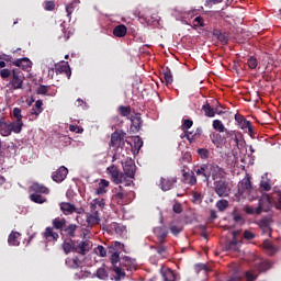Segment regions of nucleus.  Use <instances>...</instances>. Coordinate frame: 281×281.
I'll return each instance as SVG.
<instances>
[{
  "label": "nucleus",
  "instance_id": "obj_29",
  "mask_svg": "<svg viewBox=\"0 0 281 281\" xmlns=\"http://www.w3.org/2000/svg\"><path fill=\"white\" fill-rule=\"evenodd\" d=\"M44 238H46V240H58L59 235L58 233L54 232V227H46L45 232H44Z\"/></svg>",
  "mask_w": 281,
  "mask_h": 281
},
{
  "label": "nucleus",
  "instance_id": "obj_6",
  "mask_svg": "<svg viewBox=\"0 0 281 281\" xmlns=\"http://www.w3.org/2000/svg\"><path fill=\"white\" fill-rule=\"evenodd\" d=\"M214 190L217 196L220 198L229 196V192H232L227 181H223V180H218L214 182Z\"/></svg>",
  "mask_w": 281,
  "mask_h": 281
},
{
  "label": "nucleus",
  "instance_id": "obj_23",
  "mask_svg": "<svg viewBox=\"0 0 281 281\" xmlns=\"http://www.w3.org/2000/svg\"><path fill=\"white\" fill-rule=\"evenodd\" d=\"M31 191L35 192V194H49V189H47V187L40 184L37 182H34L31 186Z\"/></svg>",
  "mask_w": 281,
  "mask_h": 281
},
{
  "label": "nucleus",
  "instance_id": "obj_38",
  "mask_svg": "<svg viewBox=\"0 0 281 281\" xmlns=\"http://www.w3.org/2000/svg\"><path fill=\"white\" fill-rule=\"evenodd\" d=\"M109 187V181L101 179L99 182V187L95 190V194H106V188Z\"/></svg>",
  "mask_w": 281,
  "mask_h": 281
},
{
  "label": "nucleus",
  "instance_id": "obj_48",
  "mask_svg": "<svg viewBox=\"0 0 281 281\" xmlns=\"http://www.w3.org/2000/svg\"><path fill=\"white\" fill-rule=\"evenodd\" d=\"M164 78H165L166 85H172L173 78H172V71H170V68H166L164 70Z\"/></svg>",
  "mask_w": 281,
  "mask_h": 281
},
{
  "label": "nucleus",
  "instance_id": "obj_11",
  "mask_svg": "<svg viewBox=\"0 0 281 281\" xmlns=\"http://www.w3.org/2000/svg\"><path fill=\"white\" fill-rule=\"evenodd\" d=\"M67 175H69V169L67 167L61 166L52 175L53 181L56 183H63L64 179H67Z\"/></svg>",
  "mask_w": 281,
  "mask_h": 281
},
{
  "label": "nucleus",
  "instance_id": "obj_9",
  "mask_svg": "<svg viewBox=\"0 0 281 281\" xmlns=\"http://www.w3.org/2000/svg\"><path fill=\"white\" fill-rule=\"evenodd\" d=\"M117 267L121 269V271H124V268L126 269V271H135V259L128 256L120 257Z\"/></svg>",
  "mask_w": 281,
  "mask_h": 281
},
{
  "label": "nucleus",
  "instance_id": "obj_50",
  "mask_svg": "<svg viewBox=\"0 0 281 281\" xmlns=\"http://www.w3.org/2000/svg\"><path fill=\"white\" fill-rule=\"evenodd\" d=\"M226 251H238V243L236 241V238L231 240L226 246H225Z\"/></svg>",
  "mask_w": 281,
  "mask_h": 281
},
{
  "label": "nucleus",
  "instance_id": "obj_34",
  "mask_svg": "<svg viewBox=\"0 0 281 281\" xmlns=\"http://www.w3.org/2000/svg\"><path fill=\"white\" fill-rule=\"evenodd\" d=\"M126 32H127V29L124 24H120V25L115 26L113 30V34L117 38H123V36H126Z\"/></svg>",
  "mask_w": 281,
  "mask_h": 281
},
{
  "label": "nucleus",
  "instance_id": "obj_56",
  "mask_svg": "<svg viewBox=\"0 0 281 281\" xmlns=\"http://www.w3.org/2000/svg\"><path fill=\"white\" fill-rule=\"evenodd\" d=\"M119 111L123 117H127V115H131V108L121 105L119 108Z\"/></svg>",
  "mask_w": 281,
  "mask_h": 281
},
{
  "label": "nucleus",
  "instance_id": "obj_12",
  "mask_svg": "<svg viewBox=\"0 0 281 281\" xmlns=\"http://www.w3.org/2000/svg\"><path fill=\"white\" fill-rule=\"evenodd\" d=\"M123 170H124L125 177H127L128 179H134L135 170H136L135 161H133V159H127L123 164Z\"/></svg>",
  "mask_w": 281,
  "mask_h": 281
},
{
  "label": "nucleus",
  "instance_id": "obj_35",
  "mask_svg": "<svg viewBox=\"0 0 281 281\" xmlns=\"http://www.w3.org/2000/svg\"><path fill=\"white\" fill-rule=\"evenodd\" d=\"M263 249L267 251L268 256H276L278 248L271 244L269 240L263 241Z\"/></svg>",
  "mask_w": 281,
  "mask_h": 281
},
{
  "label": "nucleus",
  "instance_id": "obj_21",
  "mask_svg": "<svg viewBox=\"0 0 281 281\" xmlns=\"http://www.w3.org/2000/svg\"><path fill=\"white\" fill-rule=\"evenodd\" d=\"M154 234H155V236H157L160 245H162L164 244V239L168 236V228L160 227V226L155 227L154 228Z\"/></svg>",
  "mask_w": 281,
  "mask_h": 281
},
{
  "label": "nucleus",
  "instance_id": "obj_46",
  "mask_svg": "<svg viewBox=\"0 0 281 281\" xmlns=\"http://www.w3.org/2000/svg\"><path fill=\"white\" fill-rule=\"evenodd\" d=\"M31 201H33V203H40L43 204L47 201V199H45V196L38 194V193H32L30 195Z\"/></svg>",
  "mask_w": 281,
  "mask_h": 281
},
{
  "label": "nucleus",
  "instance_id": "obj_47",
  "mask_svg": "<svg viewBox=\"0 0 281 281\" xmlns=\"http://www.w3.org/2000/svg\"><path fill=\"white\" fill-rule=\"evenodd\" d=\"M95 276L99 278V280H106L109 278V271H106V268L101 267L97 270Z\"/></svg>",
  "mask_w": 281,
  "mask_h": 281
},
{
  "label": "nucleus",
  "instance_id": "obj_44",
  "mask_svg": "<svg viewBox=\"0 0 281 281\" xmlns=\"http://www.w3.org/2000/svg\"><path fill=\"white\" fill-rule=\"evenodd\" d=\"M66 265L70 269H78V267H80V260H78V258H67Z\"/></svg>",
  "mask_w": 281,
  "mask_h": 281
},
{
  "label": "nucleus",
  "instance_id": "obj_4",
  "mask_svg": "<svg viewBox=\"0 0 281 281\" xmlns=\"http://www.w3.org/2000/svg\"><path fill=\"white\" fill-rule=\"evenodd\" d=\"M22 131L21 125H16L14 122L8 123L5 119H0V135L2 137H10L12 133L19 135Z\"/></svg>",
  "mask_w": 281,
  "mask_h": 281
},
{
  "label": "nucleus",
  "instance_id": "obj_22",
  "mask_svg": "<svg viewBox=\"0 0 281 281\" xmlns=\"http://www.w3.org/2000/svg\"><path fill=\"white\" fill-rule=\"evenodd\" d=\"M60 210L65 216H69V214H74L76 212V205L68 203V202H61Z\"/></svg>",
  "mask_w": 281,
  "mask_h": 281
},
{
  "label": "nucleus",
  "instance_id": "obj_33",
  "mask_svg": "<svg viewBox=\"0 0 281 281\" xmlns=\"http://www.w3.org/2000/svg\"><path fill=\"white\" fill-rule=\"evenodd\" d=\"M13 116L16 119V121H13V123H15V125H19L20 128L23 131V115H21L20 108L13 109Z\"/></svg>",
  "mask_w": 281,
  "mask_h": 281
},
{
  "label": "nucleus",
  "instance_id": "obj_37",
  "mask_svg": "<svg viewBox=\"0 0 281 281\" xmlns=\"http://www.w3.org/2000/svg\"><path fill=\"white\" fill-rule=\"evenodd\" d=\"M210 138L212 140V144H214V146H216V148H218V146H221V144H223V142H225V138L218 133L211 134Z\"/></svg>",
  "mask_w": 281,
  "mask_h": 281
},
{
  "label": "nucleus",
  "instance_id": "obj_25",
  "mask_svg": "<svg viewBox=\"0 0 281 281\" xmlns=\"http://www.w3.org/2000/svg\"><path fill=\"white\" fill-rule=\"evenodd\" d=\"M14 65L16 67H21L22 69H32V61L27 57L16 59L14 61Z\"/></svg>",
  "mask_w": 281,
  "mask_h": 281
},
{
  "label": "nucleus",
  "instance_id": "obj_1",
  "mask_svg": "<svg viewBox=\"0 0 281 281\" xmlns=\"http://www.w3.org/2000/svg\"><path fill=\"white\" fill-rule=\"evenodd\" d=\"M124 251V244L120 241H113L108 246V254H110V262L113 267V271L116 274L114 277L115 281L122 280V278H126V272L122 271V268L117 267V262H120V255Z\"/></svg>",
  "mask_w": 281,
  "mask_h": 281
},
{
  "label": "nucleus",
  "instance_id": "obj_5",
  "mask_svg": "<svg viewBox=\"0 0 281 281\" xmlns=\"http://www.w3.org/2000/svg\"><path fill=\"white\" fill-rule=\"evenodd\" d=\"M251 192V180L249 178H244L239 183H238V191L235 193L234 201H240L241 199H245L247 194Z\"/></svg>",
  "mask_w": 281,
  "mask_h": 281
},
{
  "label": "nucleus",
  "instance_id": "obj_19",
  "mask_svg": "<svg viewBox=\"0 0 281 281\" xmlns=\"http://www.w3.org/2000/svg\"><path fill=\"white\" fill-rule=\"evenodd\" d=\"M161 276L164 278V281H179V276L172 271L170 268H165L161 270Z\"/></svg>",
  "mask_w": 281,
  "mask_h": 281
},
{
  "label": "nucleus",
  "instance_id": "obj_31",
  "mask_svg": "<svg viewBox=\"0 0 281 281\" xmlns=\"http://www.w3.org/2000/svg\"><path fill=\"white\" fill-rule=\"evenodd\" d=\"M42 113H43V101L37 100L34 106L31 109V115H35V117H38Z\"/></svg>",
  "mask_w": 281,
  "mask_h": 281
},
{
  "label": "nucleus",
  "instance_id": "obj_49",
  "mask_svg": "<svg viewBox=\"0 0 281 281\" xmlns=\"http://www.w3.org/2000/svg\"><path fill=\"white\" fill-rule=\"evenodd\" d=\"M139 128H142V119L135 117L132 120L131 131L137 132Z\"/></svg>",
  "mask_w": 281,
  "mask_h": 281
},
{
  "label": "nucleus",
  "instance_id": "obj_30",
  "mask_svg": "<svg viewBox=\"0 0 281 281\" xmlns=\"http://www.w3.org/2000/svg\"><path fill=\"white\" fill-rule=\"evenodd\" d=\"M202 111H204V115H206V117H214L216 113L221 115V111H218V109H215L214 111V108H211L209 103L202 106Z\"/></svg>",
  "mask_w": 281,
  "mask_h": 281
},
{
  "label": "nucleus",
  "instance_id": "obj_8",
  "mask_svg": "<svg viewBox=\"0 0 281 281\" xmlns=\"http://www.w3.org/2000/svg\"><path fill=\"white\" fill-rule=\"evenodd\" d=\"M108 175H110L113 183L116 186H120V183H124V179H126V176L120 173V169L115 167V165H112L108 167Z\"/></svg>",
  "mask_w": 281,
  "mask_h": 281
},
{
  "label": "nucleus",
  "instance_id": "obj_43",
  "mask_svg": "<svg viewBox=\"0 0 281 281\" xmlns=\"http://www.w3.org/2000/svg\"><path fill=\"white\" fill-rule=\"evenodd\" d=\"M215 207L218 210V212H225V210H227V207H229V201L220 200L216 202Z\"/></svg>",
  "mask_w": 281,
  "mask_h": 281
},
{
  "label": "nucleus",
  "instance_id": "obj_28",
  "mask_svg": "<svg viewBox=\"0 0 281 281\" xmlns=\"http://www.w3.org/2000/svg\"><path fill=\"white\" fill-rule=\"evenodd\" d=\"M52 225H53V229H59L61 234L63 229H65V225H67V220L56 217L53 220Z\"/></svg>",
  "mask_w": 281,
  "mask_h": 281
},
{
  "label": "nucleus",
  "instance_id": "obj_54",
  "mask_svg": "<svg viewBox=\"0 0 281 281\" xmlns=\"http://www.w3.org/2000/svg\"><path fill=\"white\" fill-rule=\"evenodd\" d=\"M247 65L249 69H256L258 67V59H256V57H249Z\"/></svg>",
  "mask_w": 281,
  "mask_h": 281
},
{
  "label": "nucleus",
  "instance_id": "obj_13",
  "mask_svg": "<svg viewBox=\"0 0 281 281\" xmlns=\"http://www.w3.org/2000/svg\"><path fill=\"white\" fill-rule=\"evenodd\" d=\"M175 183H177V177L172 178H160L159 187L162 190V192H168V190H172L175 188Z\"/></svg>",
  "mask_w": 281,
  "mask_h": 281
},
{
  "label": "nucleus",
  "instance_id": "obj_64",
  "mask_svg": "<svg viewBox=\"0 0 281 281\" xmlns=\"http://www.w3.org/2000/svg\"><path fill=\"white\" fill-rule=\"evenodd\" d=\"M277 209L281 210V192L277 193V202H276Z\"/></svg>",
  "mask_w": 281,
  "mask_h": 281
},
{
  "label": "nucleus",
  "instance_id": "obj_39",
  "mask_svg": "<svg viewBox=\"0 0 281 281\" xmlns=\"http://www.w3.org/2000/svg\"><path fill=\"white\" fill-rule=\"evenodd\" d=\"M112 227L115 234H117L119 236H126V226L119 223H114Z\"/></svg>",
  "mask_w": 281,
  "mask_h": 281
},
{
  "label": "nucleus",
  "instance_id": "obj_27",
  "mask_svg": "<svg viewBox=\"0 0 281 281\" xmlns=\"http://www.w3.org/2000/svg\"><path fill=\"white\" fill-rule=\"evenodd\" d=\"M78 5H80L79 0H74L72 2L66 4V13H67V18L69 19V21H71V14H74V12L78 8Z\"/></svg>",
  "mask_w": 281,
  "mask_h": 281
},
{
  "label": "nucleus",
  "instance_id": "obj_60",
  "mask_svg": "<svg viewBox=\"0 0 281 281\" xmlns=\"http://www.w3.org/2000/svg\"><path fill=\"white\" fill-rule=\"evenodd\" d=\"M198 155L201 157V159H207V157H210V150L200 148L198 149Z\"/></svg>",
  "mask_w": 281,
  "mask_h": 281
},
{
  "label": "nucleus",
  "instance_id": "obj_63",
  "mask_svg": "<svg viewBox=\"0 0 281 281\" xmlns=\"http://www.w3.org/2000/svg\"><path fill=\"white\" fill-rule=\"evenodd\" d=\"M93 203H95V205H98V207H100L101 210H104V205H106L104 199H94Z\"/></svg>",
  "mask_w": 281,
  "mask_h": 281
},
{
  "label": "nucleus",
  "instance_id": "obj_7",
  "mask_svg": "<svg viewBox=\"0 0 281 281\" xmlns=\"http://www.w3.org/2000/svg\"><path fill=\"white\" fill-rule=\"evenodd\" d=\"M209 177H212L213 181H222L225 177V169L221 168L218 165L209 164Z\"/></svg>",
  "mask_w": 281,
  "mask_h": 281
},
{
  "label": "nucleus",
  "instance_id": "obj_45",
  "mask_svg": "<svg viewBox=\"0 0 281 281\" xmlns=\"http://www.w3.org/2000/svg\"><path fill=\"white\" fill-rule=\"evenodd\" d=\"M150 249H156L157 255L161 256L162 258H166V256H168V248L164 245H160L158 247L151 246Z\"/></svg>",
  "mask_w": 281,
  "mask_h": 281
},
{
  "label": "nucleus",
  "instance_id": "obj_59",
  "mask_svg": "<svg viewBox=\"0 0 281 281\" xmlns=\"http://www.w3.org/2000/svg\"><path fill=\"white\" fill-rule=\"evenodd\" d=\"M142 146H144V140H142V138L139 136H136L134 138V148L136 150H139L142 148Z\"/></svg>",
  "mask_w": 281,
  "mask_h": 281
},
{
  "label": "nucleus",
  "instance_id": "obj_2",
  "mask_svg": "<svg viewBox=\"0 0 281 281\" xmlns=\"http://www.w3.org/2000/svg\"><path fill=\"white\" fill-rule=\"evenodd\" d=\"M269 207H271V196L265 193L259 199L258 207L247 206L245 212L246 214H262V212H268Z\"/></svg>",
  "mask_w": 281,
  "mask_h": 281
},
{
  "label": "nucleus",
  "instance_id": "obj_57",
  "mask_svg": "<svg viewBox=\"0 0 281 281\" xmlns=\"http://www.w3.org/2000/svg\"><path fill=\"white\" fill-rule=\"evenodd\" d=\"M170 232H171V234H173V236H179V234H181V232H183V227L177 226V225H171Z\"/></svg>",
  "mask_w": 281,
  "mask_h": 281
},
{
  "label": "nucleus",
  "instance_id": "obj_10",
  "mask_svg": "<svg viewBox=\"0 0 281 281\" xmlns=\"http://www.w3.org/2000/svg\"><path fill=\"white\" fill-rule=\"evenodd\" d=\"M226 138L231 139V142H234L235 146H243L245 144V140L243 139V133L237 131H226Z\"/></svg>",
  "mask_w": 281,
  "mask_h": 281
},
{
  "label": "nucleus",
  "instance_id": "obj_32",
  "mask_svg": "<svg viewBox=\"0 0 281 281\" xmlns=\"http://www.w3.org/2000/svg\"><path fill=\"white\" fill-rule=\"evenodd\" d=\"M98 207V205L95 204V202H91L90 203V209H91V212H93V214H88L87 215V218H88V222L91 223V221H98L100 218V215L98 213V211H95V209Z\"/></svg>",
  "mask_w": 281,
  "mask_h": 281
},
{
  "label": "nucleus",
  "instance_id": "obj_42",
  "mask_svg": "<svg viewBox=\"0 0 281 281\" xmlns=\"http://www.w3.org/2000/svg\"><path fill=\"white\" fill-rule=\"evenodd\" d=\"M270 267H271V262L263 260L257 265V270L259 271V273H262L265 271H269Z\"/></svg>",
  "mask_w": 281,
  "mask_h": 281
},
{
  "label": "nucleus",
  "instance_id": "obj_62",
  "mask_svg": "<svg viewBox=\"0 0 281 281\" xmlns=\"http://www.w3.org/2000/svg\"><path fill=\"white\" fill-rule=\"evenodd\" d=\"M172 210L175 214H181L183 212V206H181V203H175Z\"/></svg>",
  "mask_w": 281,
  "mask_h": 281
},
{
  "label": "nucleus",
  "instance_id": "obj_17",
  "mask_svg": "<svg viewBox=\"0 0 281 281\" xmlns=\"http://www.w3.org/2000/svg\"><path fill=\"white\" fill-rule=\"evenodd\" d=\"M78 229V225L76 224H69L65 225L64 229L61 231V236H68V238H76V231Z\"/></svg>",
  "mask_w": 281,
  "mask_h": 281
},
{
  "label": "nucleus",
  "instance_id": "obj_58",
  "mask_svg": "<svg viewBox=\"0 0 281 281\" xmlns=\"http://www.w3.org/2000/svg\"><path fill=\"white\" fill-rule=\"evenodd\" d=\"M193 124H194V122H192V120L187 119L183 121L181 128H182V131H188L189 128H192Z\"/></svg>",
  "mask_w": 281,
  "mask_h": 281
},
{
  "label": "nucleus",
  "instance_id": "obj_24",
  "mask_svg": "<svg viewBox=\"0 0 281 281\" xmlns=\"http://www.w3.org/2000/svg\"><path fill=\"white\" fill-rule=\"evenodd\" d=\"M21 237V233L19 232H11L8 238V243L11 247H19L21 245V241H19V238Z\"/></svg>",
  "mask_w": 281,
  "mask_h": 281
},
{
  "label": "nucleus",
  "instance_id": "obj_14",
  "mask_svg": "<svg viewBox=\"0 0 281 281\" xmlns=\"http://www.w3.org/2000/svg\"><path fill=\"white\" fill-rule=\"evenodd\" d=\"M125 140H124V136H122V134L114 132L111 135V143L110 146H112V148H122V146H124Z\"/></svg>",
  "mask_w": 281,
  "mask_h": 281
},
{
  "label": "nucleus",
  "instance_id": "obj_18",
  "mask_svg": "<svg viewBox=\"0 0 281 281\" xmlns=\"http://www.w3.org/2000/svg\"><path fill=\"white\" fill-rule=\"evenodd\" d=\"M87 251H89V241H75V254H81V256H85Z\"/></svg>",
  "mask_w": 281,
  "mask_h": 281
},
{
  "label": "nucleus",
  "instance_id": "obj_52",
  "mask_svg": "<svg viewBox=\"0 0 281 281\" xmlns=\"http://www.w3.org/2000/svg\"><path fill=\"white\" fill-rule=\"evenodd\" d=\"M182 175H183V177L186 178V179H188V177H189V183H190V186H194V183H196V177H194V172H192L191 175L190 173H188V172H186V170L184 169H182Z\"/></svg>",
  "mask_w": 281,
  "mask_h": 281
},
{
  "label": "nucleus",
  "instance_id": "obj_61",
  "mask_svg": "<svg viewBox=\"0 0 281 281\" xmlns=\"http://www.w3.org/2000/svg\"><path fill=\"white\" fill-rule=\"evenodd\" d=\"M55 8H56V3H54V1L45 2V10H47L48 12H52L53 10H55Z\"/></svg>",
  "mask_w": 281,
  "mask_h": 281
},
{
  "label": "nucleus",
  "instance_id": "obj_3",
  "mask_svg": "<svg viewBox=\"0 0 281 281\" xmlns=\"http://www.w3.org/2000/svg\"><path fill=\"white\" fill-rule=\"evenodd\" d=\"M23 82H25V75L19 68H14L11 74V80L7 85L9 89L16 91L23 89Z\"/></svg>",
  "mask_w": 281,
  "mask_h": 281
},
{
  "label": "nucleus",
  "instance_id": "obj_15",
  "mask_svg": "<svg viewBox=\"0 0 281 281\" xmlns=\"http://www.w3.org/2000/svg\"><path fill=\"white\" fill-rule=\"evenodd\" d=\"M257 225H259L262 234H267L271 236V217H263L261 218Z\"/></svg>",
  "mask_w": 281,
  "mask_h": 281
},
{
  "label": "nucleus",
  "instance_id": "obj_26",
  "mask_svg": "<svg viewBox=\"0 0 281 281\" xmlns=\"http://www.w3.org/2000/svg\"><path fill=\"white\" fill-rule=\"evenodd\" d=\"M269 173H265L261 177V181H260V190H263L265 192H269V190H271V180L268 178Z\"/></svg>",
  "mask_w": 281,
  "mask_h": 281
},
{
  "label": "nucleus",
  "instance_id": "obj_41",
  "mask_svg": "<svg viewBox=\"0 0 281 281\" xmlns=\"http://www.w3.org/2000/svg\"><path fill=\"white\" fill-rule=\"evenodd\" d=\"M213 128L214 131H217L218 133H227V128H225V125L221 120H214L213 121Z\"/></svg>",
  "mask_w": 281,
  "mask_h": 281
},
{
  "label": "nucleus",
  "instance_id": "obj_40",
  "mask_svg": "<svg viewBox=\"0 0 281 281\" xmlns=\"http://www.w3.org/2000/svg\"><path fill=\"white\" fill-rule=\"evenodd\" d=\"M241 131H248L250 135H254V126H251V122L247 119H244L243 123H239Z\"/></svg>",
  "mask_w": 281,
  "mask_h": 281
},
{
  "label": "nucleus",
  "instance_id": "obj_51",
  "mask_svg": "<svg viewBox=\"0 0 281 281\" xmlns=\"http://www.w3.org/2000/svg\"><path fill=\"white\" fill-rule=\"evenodd\" d=\"M214 36H216V38L221 41L223 45H227L228 38L225 33H222L221 31H214Z\"/></svg>",
  "mask_w": 281,
  "mask_h": 281
},
{
  "label": "nucleus",
  "instance_id": "obj_16",
  "mask_svg": "<svg viewBox=\"0 0 281 281\" xmlns=\"http://www.w3.org/2000/svg\"><path fill=\"white\" fill-rule=\"evenodd\" d=\"M61 249L68 256V254L76 252V240L68 238L64 239Z\"/></svg>",
  "mask_w": 281,
  "mask_h": 281
},
{
  "label": "nucleus",
  "instance_id": "obj_55",
  "mask_svg": "<svg viewBox=\"0 0 281 281\" xmlns=\"http://www.w3.org/2000/svg\"><path fill=\"white\" fill-rule=\"evenodd\" d=\"M258 278V273L254 270H249L246 272V280L247 281H255Z\"/></svg>",
  "mask_w": 281,
  "mask_h": 281
},
{
  "label": "nucleus",
  "instance_id": "obj_20",
  "mask_svg": "<svg viewBox=\"0 0 281 281\" xmlns=\"http://www.w3.org/2000/svg\"><path fill=\"white\" fill-rule=\"evenodd\" d=\"M195 175H198V177H203L204 181H210V164L202 165L200 168H198L195 170Z\"/></svg>",
  "mask_w": 281,
  "mask_h": 281
},
{
  "label": "nucleus",
  "instance_id": "obj_53",
  "mask_svg": "<svg viewBox=\"0 0 281 281\" xmlns=\"http://www.w3.org/2000/svg\"><path fill=\"white\" fill-rule=\"evenodd\" d=\"M95 254L98 256H100L101 258H106V248H104V246L99 245L95 249H94Z\"/></svg>",
  "mask_w": 281,
  "mask_h": 281
},
{
  "label": "nucleus",
  "instance_id": "obj_36",
  "mask_svg": "<svg viewBox=\"0 0 281 281\" xmlns=\"http://www.w3.org/2000/svg\"><path fill=\"white\" fill-rule=\"evenodd\" d=\"M56 74H66L67 78H71V68L69 64H63L56 68Z\"/></svg>",
  "mask_w": 281,
  "mask_h": 281
}]
</instances>
